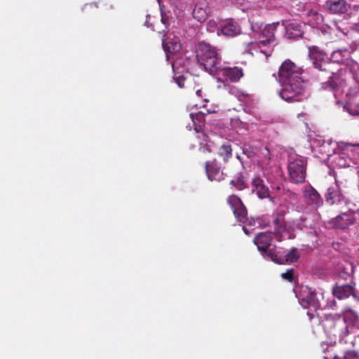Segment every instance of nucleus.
Segmentation results:
<instances>
[{"label":"nucleus","mask_w":359,"mask_h":359,"mask_svg":"<svg viewBox=\"0 0 359 359\" xmlns=\"http://www.w3.org/2000/svg\"><path fill=\"white\" fill-rule=\"evenodd\" d=\"M307 315L309 316L311 320L315 317V315L310 311L307 312Z\"/></svg>","instance_id":"36"},{"label":"nucleus","mask_w":359,"mask_h":359,"mask_svg":"<svg viewBox=\"0 0 359 359\" xmlns=\"http://www.w3.org/2000/svg\"><path fill=\"white\" fill-rule=\"evenodd\" d=\"M320 295H321L322 298L323 299V294L321 293Z\"/></svg>","instance_id":"43"},{"label":"nucleus","mask_w":359,"mask_h":359,"mask_svg":"<svg viewBox=\"0 0 359 359\" xmlns=\"http://www.w3.org/2000/svg\"><path fill=\"white\" fill-rule=\"evenodd\" d=\"M217 74L223 77L225 81L237 83L244 76L243 68L240 67H222L218 69Z\"/></svg>","instance_id":"11"},{"label":"nucleus","mask_w":359,"mask_h":359,"mask_svg":"<svg viewBox=\"0 0 359 359\" xmlns=\"http://www.w3.org/2000/svg\"><path fill=\"white\" fill-rule=\"evenodd\" d=\"M358 337H359V335H358Z\"/></svg>","instance_id":"44"},{"label":"nucleus","mask_w":359,"mask_h":359,"mask_svg":"<svg viewBox=\"0 0 359 359\" xmlns=\"http://www.w3.org/2000/svg\"><path fill=\"white\" fill-rule=\"evenodd\" d=\"M256 156L259 158V163L262 167L267 166L271 159V152L266 146L257 147Z\"/></svg>","instance_id":"24"},{"label":"nucleus","mask_w":359,"mask_h":359,"mask_svg":"<svg viewBox=\"0 0 359 359\" xmlns=\"http://www.w3.org/2000/svg\"><path fill=\"white\" fill-rule=\"evenodd\" d=\"M211 9L206 0H198L193 11V17L198 22H204L208 18Z\"/></svg>","instance_id":"16"},{"label":"nucleus","mask_w":359,"mask_h":359,"mask_svg":"<svg viewBox=\"0 0 359 359\" xmlns=\"http://www.w3.org/2000/svg\"><path fill=\"white\" fill-rule=\"evenodd\" d=\"M341 181H343V186H348V188H349L350 187V183L348 182V180L347 179H344V180H341Z\"/></svg>","instance_id":"34"},{"label":"nucleus","mask_w":359,"mask_h":359,"mask_svg":"<svg viewBox=\"0 0 359 359\" xmlns=\"http://www.w3.org/2000/svg\"><path fill=\"white\" fill-rule=\"evenodd\" d=\"M325 5L332 14H344L350 8V5L346 0H327Z\"/></svg>","instance_id":"19"},{"label":"nucleus","mask_w":359,"mask_h":359,"mask_svg":"<svg viewBox=\"0 0 359 359\" xmlns=\"http://www.w3.org/2000/svg\"><path fill=\"white\" fill-rule=\"evenodd\" d=\"M281 277L283 279L288 280L289 282H292V280L294 279L293 270L292 269L287 270L286 272L281 274Z\"/></svg>","instance_id":"30"},{"label":"nucleus","mask_w":359,"mask_h":359,"mask_svg":"<svg viewBox=\"0 0 359 359\" xmlns=\"http://www.w3.org/2000/svg\"><path fill=\"white\" fill-rule=\"evenodd\" d=\"M219 156L223 158L224 161L227 162L232 157V148L229 144H222L218 151Z\"/></svg>","instance_id":"27"},{"label":"nucleus","mask_w":359,"mask_h":359,"mask_svg":"<svg viewBox=\"0 0 359 359\" xmlns=\"http://www.w3.org/2000/svg\"><path fill=\"white\" fill-rule=\"evenodd\" d=\"M174 79L180 88L184 86L185 78L184 76L175 77Z\"/></svg>","instance_id":"32"},{"label":"nucleus","mask_w":359,"mask_h":359,"mask_svg":"<svg viewBox=\"0 0 359 359\" xmlns=\"http://www.w3.org/2000/svg\"><path fill=\"white\" fill-rule=\"evenodd\" d=\"M279 22H274L266 25L262 30L260 35V43L264 45H267L276 41L275 33L277 30V27Z\"/></svg>","instance_id":"21"},{"label":"nucleus","mask_w":359,"mask_h":359,"mask_svg":"<svg viewBox=\"0 0 359 359\" xmlns=\"http://www.w3.org/2000/svg\"><path fill=\"white\" fill-rule=\"evenodd\" d=\"M252 192L256 194L259 198H266L270 196L268 187L260 177H255L252 181Z\"/></svg>","instance_id":"22"},{"label":"nucleus","mask_w":359,"mask_h":359,"mask_svg":"<svg viewBox=\"0 0 359 359\" xmlns=\"http://www.w3.org/2000/svg\"><path fill=\"white\" fill-rule=\"evenodd\" d=\"M197 60L206 72L210 74H216L221 66V57L215 47L208 43H198L196 55Z\"/></svg>","instance_id":"2"},{"label":"nucleus","mask_w":359,"mask_h":359,"mask_svg":"<svg viewBox=\"0 0 359 359\" xmlns=\"http://www.w3.org/2000/svg\"><path fill=\"white\" fill-rule=\"evenodd\" d=\"M345 109L352 116H359V90L351 88L346 95Z\"/></svg>","instance_id":"10"},{"label":"nucleus","mask_w":359,"mask_h":359,"mask_svg":"<svg viewBox=\"0 0 359 359\" xmlns=\"http://www.w3.org/2000/svg\"><path fill=\"white\" fill-rule=\"evenodd\" d=\"M190 117L194 125L196 138L198 140L199 149H203V152L208 151L210 153L211 149L208 146V137L203 130L205 123V114L202 112L190 114Z\"/></svg>","instance_id":"5"},{"label":"nucleus","mask_w":359,"mask_h":359,"mask_svg":"<svg viewBox=\"0 0 359 359\" xmlns=\"http://www.w3.org/2000/svg\"><path fill=\"white\" fill-rule=\"evenodd\" d=\"M219 31L224 36L234 37L241 34V27L236 20L230 18L220 25Z\"/></svg>","instance_id":"15"},{"label":"nucleus","mask_w":359,"mask_h":359,"mask_svg":"<svg viewBox=\"0 0 359 359\" xmlns=\"http://www.w3.org/2000/svg\"><path fill=\"white\" fill-rule=\"evenodd\" d=\"M304 198L306 201L315 208L323 204V199L318 192L311 186H306L304 191Z\"/></svg>","instance_id":"18"},{"label":"nucleus","mask_w":359,"mask_h":359,"mask_svg":"<svg viewBox=\"0 0 359 359\" xmlns=\"http://www.w3.org/2000/svg\"><path fill=\"white\" fill-rule=\"evenodd\" d=\"M229 184L238 191H243L248 187L246 177L243 173H239L236 177L230 181Z\"/></svg>","instance_id":"26"},{"label":"nucleus","mask_w":359,"mask_h":359,"mask_svg":"<svg viewBox=\"0 0 359 359\" xmlns=\"http://www.w3.org/2000/svg\"><path fill=\"white\" fill-rule=\"evenodd\" d=\"M272 241L273 234L269 231L259 233L253 240L258 250L264 253L266 257H268L269 252L273 251V249H270Z\"/></svg>","instance_id":"13"},{"label":"nucleus","mask_w":359,"mask_h":359,"mask_svg":"<svg viewBox=\"0 0 359 359\" xmlns=\"http://www.w3.org/2000/svg\"><path fill=\"white\" fill-rule=\"evenodd\" d=\"M358 353L355 351H348L344 356V359H358Z\"/></svg>","instance_id":"31"},{"label":"nucleus","mask_w":359,"mask_h":359,"mask_svg":"<svg viewBox=\"0 0 359 359\" xmlns=\"http://www.w3.org/2000/svg\"><path fill=\"white\" fill-rule=\"evenodd\" d=\"M259 28V27L257 25H253V24L251 25V29L253 32H257Z\"/></svg>","instance_id":"35"},{"label":"nucleus","mask_w":359,"mask_h":359,"mask_svg":"<svg viewBox=\"0 0 359 359\" xmlns=\"http://www.w3.org/2000/svg\"><path fill=\"white\" fill-rule=\"evenodd\" d=\"M285 36L287 39H294L302 37L304 32L302 25L297 22H290L285 25Z\"/></svg>","instance_id":"23"},{"label":"nucleus","mask_w":359,"mask_h":359,"mask_svg":"<svg viewBox=\"0 0 359 359\" xmlns=\"http://www.w3.org/2000/svg\"><path fill=\"white\" fill-rule=\"evenodd\" d=\"M303 70L290 60H285L278 69V81L282 86L280 97L288 102H301L303 100L306 81L302 77Z\"/></svg>","instance_id":"1"},{"label":"nucleus","mask_w":359,"mask_h":359,"mask_svg":"<svg viewBox=\"0 0 359 359\" xmlns=\"http://www.w3.org/2000/svg\"><path fill=\"white\" fill-rule=\"evenodd\" d=\"M307 161L304 156L292 154L289 156L287 170L290 180L295 184L304 183L306 177Z\"/></svg>","instance_id":"4"},{"label":"nucleus","mask_w":359,"mask_h":359,"mask_svg":"<svg viewBox=\"0 0 359 359\" xmlns=\"http://www.w3.org/2000/svg\"><path fill=\"white\" fill-rule=\"evenodd\" d=\"M279 252L276 253L274 251L268 252V257L271 261L278 264H290L297 262L299 259V253L295 248H292L285 255H279Z\"/></svg>","instance_id":"12"},{"label":"nucleus","mask_w":359,"mask_h":359,"mask_svg":"<svg viewBox=\"0 0 359 359\" xmlns=\"http://www.w3.org/2000/svg\"><path fill=\"white\" fill-rule=\"evenodd\" d=\"M346 73V69H339L337 72H333L328 69L327 72H324L323 74V75L326 74L325 77L327 78V81H322L320 83V90L332 92L337 103L339 102L338 96L342 92L344 86L346 84V78L345 76Z\"/></svg>","instance_id":"3"},{"label":"nucleus","mask_w":359,"mask_h":359,"mask_svg":"<svg viewBox=\"0 0 359 359\" xmlns=\"http://www.w3.org/2000/svg\"><path fill=\"white\" fill-rule=\"evenodd\" d=\"M336 187H329L325 194V200L330 205L340 203L345 199L343 195V189H347L348 186H343V181L335 177Z\"/></svg>","instance_id":"9"},{"label":"nucleus","mask_w":359,"mask_h":359,"mask_svg":"<svg viewBox=\"0 0 359 359\" xmlns=\"http://www.w3.org/2000/svg\"><path fill=\"white\" fill-rule=\"evenodd\" d=\"M248 224L249 225H254L255 226V225H256V224H260V220H259V219H252L249 220Z\"/></svg>","instance_id":"33"},{"label":"nucleus","mask_w":359,"mask_h":359,"mask_svg":"<svg viewBox=\"0 0 359 359\" xmlns=\"http://www.w3.org/2000/svg\"><path fill=\"white\" fill-rule=\"evenodd\" d=\"M236 157H237V158H238V159L241 162V163H243V162H242V159H241V156H240L239 155H237V156H236Z\"/></svg>","instance_id":"41"},{"label":"nucleus","mask_w":359,"mask_h":359,"mask_svg":"<svg viewBox=\"0 0 359 359\" xmlns=\"http://www.w3.org/2000/svg\"><path fill=\"white\" fill-rule=\"evenodd\" d=\"M273 222L276 226H279L280 224V220L278 217L274 219Z\"/></svg>","instance_id":"37"},{"label":"nucleus","mask_w":359,"mask_h":359,"mask_svg":"<svg viewBox=\"0 0 359 359\" xmlns=\"http://www.w3.org/2000/svg\"><path fill=\"white\" fill-rule=\"evenodd\" d=\"M355 222L353 212H345L337 216L331 224L336 228L344 229Z\"/></svg>","instance_id":"20"},{"label":"nucleus","mask_w":359,"mask_h":359,"mask_svg":"<svg viewBox=\"0 0 359 359\" xmlns=\"http://www.w3.org/2000/svg\"><path fill=\"white\" fill-rule=\"evenodd\" d=\"M350 53L348 50L338 49L332 53L330 60L334 63L342 64L348 59Z\"/></svg>","instance_id":"25"},{"label":"nucleus","mask_w":359,"mask_h":359,"mask_svg":"<svg viewBox=\"0 0 359 359\" xmlns=\"http://www.w3.org/2000/svg\"><path fill=\"white\" fill-rule=\"evenodd\" d=\"M205 169L209 180L219 182L223 180V173L221 168L215 159L206 162Z\"/></svg>","instance_id":"17"},{"label":"nucleus","mask_w":359,"mask_h":359,"mask_svg":"<svg viewBox=\"0 0 359 359\" xmlns=\"http://www.w3.org/2000/svg\"><path fill=\"white\" fill-rule=\"evenodd\" d=\"M340 165L344 166V167H346V166H347L348 165H347V163H344L340 164Z\"/></svg>","instance_id":"42"},{"label":"nucleus","mask_w":359,"mask_h":359,"mask_svg":"<svg viewBox=\"0 0 359 359\" xmlns=\"http://www.w3.org/2000/svg\"><path fill=\"white\" fill-rule=\"evenodd\" d=\"M93 6L97 7V6H96L95 4H89V5H86V6H85V8H88V7L92 8V7H93Z\"/></svg>","instance_id":"40"},{"label":"nucleus","mask_w":359,"mask_h":359,"mask_svg":"<svg viewBox=\"0 0 359 359\" xmlns=\"http://www.w3.org/2000/svg\"><path fill=\"white\" fill-rule=\"evenodd\" d=\"M162 45L165 52L173 54L177 53L181 49V45L177 42L166 43L164 39H162Z\"/></svg>","instance_id":"28"},{"label":"nucleus","mask_w":359,"mask_h":359,"mask_svg":"<svg viewBox=\"0 0 359 359\" xmlns=\"http://www.w3.org/2000/svg\"><path fill=\"white\" fill-rule=\"evenodd\" d=\"M196 95L199 97H202V90H197L196 92Z\"/></svg>","instance_id":"39"},{"label":"nucleus","mask_w":359,"mask_h":359,"mask_svg":"<svg viewBox=\"0 0 359 359\" xmlns=\"http://www.w3.org/2000/svg\"><path fill=\"white\" fill-rule=\"evenodd\" d=\"M297 297L299 304L305 309L313 308L316 311L321 306L320 299L316 297V293L308 286H301Z\"/></svg>","instance_id":"6"},{"label":"nucleus","mask_w":359,"mask_h":359,"mask_svg":"<svg viewBox=\"0 0 359 359\" xmlns=\"http://www.w3.org/2000/svg\"><path fill=\"white\" fill-rule=\"evenodd\" d=\"M332 292V294L339 299H346L350 296H353L355 299L358 297L355 287L349 283L344 285L336 283L333 286Z\"/></svg>","instance_id":"14"},{"label":"nucleus","mask_w":359,"mask_h":359,"mask_svg":"<svg viewBox=\"0 0 359 359\" xmlns=\"http://www.w3.org/2000/svg\"><path fill=\"white\" fill-rule=\"evenodd\" d=\"M243 230L246 235L250 234V231L246 227L243 226Z\"/></svg>","instance_id":"38"},{"label":"nucleus","mask_w":359,"mask_h":359,"mask_svg":"<svg viewBox=\"0 0 359 359\" xmlns=\"http://www.w3.org/2000/svg\"><path fill=\"white\" fill-rule=\"evenodd\" d=\"M226 203L231 208L236 221L245 223L248 220V210L241 198L236 194H231L226 198Z\"/></svg>","instance_id":"7"},{"label":"nucleus","mask_w":359,"mask_h":359,"mask_svg":"<svg viewBox=\"0 0 359 359\" xmlns=\"http://www.w3.org/2000/svg\"><path fill=\"white\" fill-rule=\"evenodd\" d=\"M309 57L313 65L318 69L317 77L319 80L324 79V72L330 69V64L324 60L325 54L316 46L309 47Z\"/></svg>","instance_id":"8"},{"label":"nucleus","mask_w":359,"mask_h":359,"mask_svg":"<svg viewBox=\"0 0 359 359\" xmlns=\"http://www.w3.org/2000/svg\"><path fill=\"white\" fill-rule=\"evenodd\" d=\"M257 147H252L250 146H244L242 149L243 153L248 158H254L256 157Z\"/></svg>","instance_id":"29"}]
</instances>
